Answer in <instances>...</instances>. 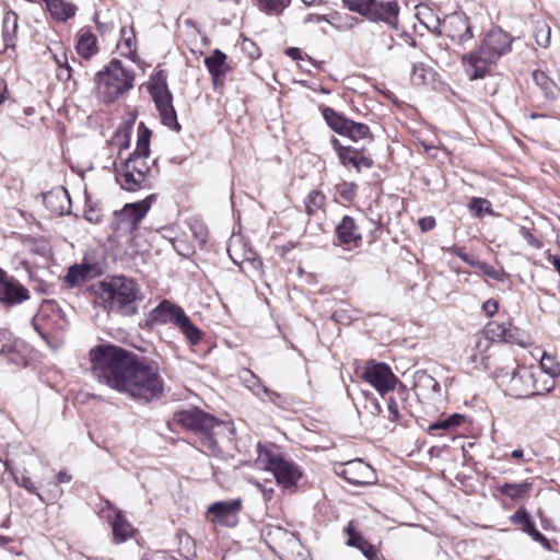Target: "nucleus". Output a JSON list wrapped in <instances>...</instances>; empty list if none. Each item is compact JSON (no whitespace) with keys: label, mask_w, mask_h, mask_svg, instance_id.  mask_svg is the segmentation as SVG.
Returning a JSON list of instances; mask_svg holds the SVG:
<instances>
[{"label":"nucleus","mask_w":560,"mask_h":560,"mask_svg":"<svg viewBox=\"0 0 560 560\" xmlns=\"http://www.w3.org/2000/svg\"><path fill=\"white\" fill-rule=\"evenodd\" d=\"M90 359L92 375L98 383L142 404L162 397L164 380L156 364L112 345L92 348Z\"/></svg>","instance_id":"f257e3e1"},{"label":"nucleus","mask_w":560,"mask_h":560,"mask_svg":"<svg viewBox=\"0 0 560 560\" xmlns=\"http://www.w3.org/2000/svg\"><path fill=\"white\" fill-rule=\"evenodd\" d=\"M174 421L194 431L200 440L203 452L212 455L221 454L220 444L225 439L230 440L234 433L232 423L219 421L198 408L176 412Z\"/></svg>","instance_id":"f03ea898"},{"label":"nucleus","mask_w":560,"mask_h":560,"mask_svg":"<svg viewBox=\"0 0 560 560\" xmlns=\"http://www.w3.org/2000/svg\"><path fill=\"white\" fill-rule=\"evenodd\" d=\"M96 296L105 310L121 316H133L138 313L141 291L133 279L125 276H113L105 278L97 284Z\"/></svg>","instance_id":"7ed1b4c3"},{"label":"nucleus","mask_w":560,"mask_h":560,"mask_svg":"<svg viewBox=\"0 0 560 560\" xmlns=\"http://www.w3.org/2000/svg\"><path fill=\"white\" fill-rule=\"evenodd\" d=\"M504 392L515 398L545 395L555 387V382L540 369L521 365L515 369H501L497 375Z\"/></svg>","instance_id":"20e7f679"},{"label":"nucleus","mask_w":560,"mask_h":560,"mask_svg":"<svg viewBox=\"0 0 560 560\" xmlns=\"http://www.w3.org/2000/svg\"><path fill=\"white\" fill-rule=\"evenodd\" d=\"M512 38L500 28L491 30L482 40L479 49L463 55L462 62L469 80L486 77L490 65L511 50Z\"/></svg>","instance_id":"39448f33"},{"label":"nucleus","mask_w":560,"mask_h":560,"mask_svg":"<svg viewBox=\"0 0 560 560\" xmlns=\"http://www.w3.org/2000/svg\"><path fill=\"white\" fill-rule=\"evenodd\" d=\"M256 465L271 472L277 483L284 489L294 488L303 476L301 468L275 444H257Z\"/></svg>","instance_id":"423d86ee"},{"label":"nucleus","mask_w":560,"mask_h":560,"mask_svg":"<svg viewBox=\"0 0 560 560\" xmlns=\"http://www.w3.org/2000/svg\"><path fill=\"white\" fill-rule=\"evenodd\" d=\"M135 73L118 59H113L95 75V94L103 103H113L133 86Z\"/></svg>","instance_id":"0eeeda50"},{"label":"nucleus","mask_w":560,"mask_h":560,"mask_svg":"<svg viewBox=\"0 0 560 560\" xmlns=\"http://www.w3.org/2000/svg\"><path fill=\"white\" fill-rule=\"evenodd\" d=\"M143 124H141L139 127V136L136 150L126 160L121 172L117 174V179L121 188L129 191H136L137 189L141 188L147 179V174L150 171L147 162H142L141 167H138L137 165L141 156L149 155L150 153L151 131L147 128L141 130Z\"/></svg>","instance_id":"6e6552de"},{"label":"nucleus","mask_w":560,"mask_h":560,"mask_svg":"<svg viewBox=\"0 0 560 560\" xmlns=\"http://www.w3.org/2000/svg\"><path fill=\"white\" fill-rule=\"evenodd\" d=\"M148 90L154 101L162 124L173 130L179 131L180 125L177 121V115L173 106V95L168 90L166 79L162 72H158L152 77Z\"/></svg>","instance_id":"1a4fd4ad"},{"label":"nucleus","mask_w":560,"mask_h":560,"mask_svg":"<svg viewBox=\"0 0 560 560\" xmlns=\"http://www.w3.org/2000/svg\"><path fill=\"white\" fill-rule=\"evenodd\" d=\"M153 196L141 201L127 203L125 207L114 213L113 229L117 236H129L139 226L142 219L148 213Z\"/></svg>","instance_id":"9d476101"},{"label":"nucleus","mask_w":560,"mask_h":560,"mask_svg":"<svg viewBox=\"0 0 560 560\" xmlns=\"http://www.w3.org/2000/svg\"><path fill=\"white\" fill-rule=\"evenodd\" d=\"M348 11L357 12L373 22L395 25L398 16L397 2H343Z\"/></svg>","instance_id":"9b49d317"},{"label":"nucleus","mask_w":560,"mask_h":560,"mask_svg":"<svg viewBox=\"0 0 560 560\" xmlns=\"http://www.w3.org/2000/svg\"><path fill=\"white\" fill-rule=\"evenodd\" d=\"M363 378L373 386L381 396L395 389L398 378L385 363H369L363 371Z\"/></svg>","instance_id":"f8f14e48"},{"label":"nucleus","mask_w":560,"mask_h":560,"mask_svg":"<svg viewBox=\"0 0 560 560\" xmlns=\"http://www.w3.org/2000/svg\"><path fill=\"white\" fill-rule=\"evenodd\" d=\"M487 340L491 339L497 342H509L526 347L528 345L527 335L520 328L510 323L491 322L486 326Z\"/></svg>","instance_id":"ddd939ff"},{"label":"nucleus","mask_w":560,"mask_h":560,"mask_svg":"<svg viewBox=\"0 0 560 560\" xmlns=\"http://www.w3.org/2000/svg\"><path fill=\"white\" fill-rule=\"evenodd\" d=\"M30 299L28 290L14 277L0 269V303L13 306Z\"/></svg>","instance_id":"4468645a"},{"label":"nucleus","mask_w":560,"mask_h":560,"mask_svg":"<svg viewBox=\"0 0 560 560\" xmlns=\"http://www.w3.org/2000/svg\"><path fill=\"white\" fill-rule=\"evenodd\" d=\"M242 509V500L214 502L208 508V515L212 523L233 527L237 523V515Z\"/></svg>","instance_id":"2eb2a0df"},{"label":"nucleus","mask_w":560,"mask_h":560,"mask_svg":"<svg viewBox=\"0 0 560 560\" xmlns=\"http://www.w3.org/2000/svg\"><path fill=\"white\" fill-rule=\"evenodd\" d=\"M337 474L354 486L371 485L375 479L373 468L362 459L346 463Z\"/></svg>","instance_id":"dca6fc26"},{"label":"nucleus","mask_w":560,"mask_h":560,"mask_svg":"<svg viewBox=\"0 0 560 560\" xmlns=\"http://www.w3.org/2000/svg\"><path fill=\"white\" fill-rule=\"evenodd\" d=\"M447 36L459 44H464L474 37L471 25L464 13H453L444 22Z\"/></svg>","instance_id":"f3484780"},{"label":"nucleus","mask_w":560,"mask_h":560,"mask_svg":"<svg viewBox=\"0 0 560 560\" xmlns=\"http://www.w3.org/2000/svg\"><path fill=\"white\" fill-rule=\"evenodd\" d=\"M337 245H343L348 249L357 248L362 244V234L354 219L345 215L336 226Z\"/></svg>","instance_id":"a211bd4d"},{"label":"nucleus","mask_w":560,"mask_h":560,"mask_svg":"<svg viewBox=\"0 0 560 560\" xmlns=\"http://www.w3.org/2000/svg\"><path fill=\"white\" fill-rule=\"evenodd\" d=\"M510 521L520 526V528L532 537L533 540L540 544L545 550H551V545L546 536H544L536 527L529 513L520 508L514 514L510 516Z\"/></svg>","instance_id":"6ab92c4d"},{"label":"nucleus","mask_w":560,"mask_h":560,"mask_svg":"<svg viewBox=\"0 0 560 560\" xmlns=\"http://www.w3.org/2000/svg\"><path fill=\"white\" fill-rule=\"evenodd\" d=\"M228 254L235 265L243 268L244 264H249L254 269L259 271L262 264L260 259L256 257V254L245 248V244L240 238H233L230 241L228 246Z\"/></svg>","instance_id":"aec40b11"},{"label":"nucleus","mask_w":560,"mask_h":560,"mask_svg":"<svg viewBox=\"0 0 560 560\" xmlns=\"http://www.w3.org/2000/svg\"><path fill=\"white\" fill-rule=\"evenodd\" d=\"M44 203L52 214L63 215L70 212L71 200L63 187H57L44 195Z\"/></svg>","instance_id":"412c9836"},{"label":"nucleus","mask_w":560,"mask_h":560,"mask_svg":"<svg viewBox=\"0 0 560 560\" xmlns=\"http://www.w3.org/2000/svg\"><path fill=\"white\" fill-rule=\"evenodd\" d=\"M184 310L171 303L167 300H163L150 313L151 320L156 324H175L178 322L180 316L184 314Z\"/></svg>","instance_id":"4be33fe9"},{"label":"nucleus","mask_w":560,"mask_h":560,"mask_svg":"<svg viewBox=\"0 0 560 560\" xmlns=\"http://www.w3.org/2000/svg\"><path fill=\"white\" fill-rule=\"evenodd\" d=\"M205 65L211 74L214 85L230 70V67L226 63V55L219 49H215L210 56L205 58Z\"/></svg>","instance_id":"5701e85b"},{"label":"nucleus","mask_w":560,"mask_h":560,"mask_svg":"<svg viewBox=\"0 0 560 560\" xmlns=\"http://www.w3.org/2000/svg\"><path fill=\"white\" fill-rule=\"evenodd\" d=\"M106 518L112 525L114 540L116 542H122L131 537L133 527L122 515L121 511L116 510L115 515H106Z\"/></svg>","instance_id":"b1692460"},{"label":"nucleus","mask_w":560,"mask_h":560,"mask_svg":"<svg viewBox=\"0 0 560 560\" xmlns=\"http://www.w3.org/2000/svg\"><path fill=\"white\" fill-rule=\"evenodd\" d=\"M320 21H326L327 23H329L337 30L351 28L355 23V19L347 12H345V13L334 12V13L325 14V15L312 14L306 19V22H320Z\"/></svg>","instance_id":"393cba45"},{"label":"nucleus","mask_w":560,"mask_h":560,"mask_svg":"<svg viewBox=\"0 0 560 560\" xmlns=\"http://www.w3.org/2000/svg\"><path fill=\"white\" fill-rule=\"evenodd\" d=\"M175 326L185 337L190 347H195L201 341L203 336L202 331L191 322L185 312Z\"/></svg>","instance_id":"a878e982"},{"label":"nucleus","mask_w":560,"mask_h":560,"mask_svg":"<svg viewBox=\"0 0 560 560\" xmlns=\"http://www.w3.org/2000/svg\"><path fill=\"white\" fill-rule=\"evenodd\" d=\"M339 161L343 166H352L358 172H360L362 168H371L373 166V161L371 158H368L358 150H352L351 148L340 152Z\"/></svg>","instance_id":"bb28decb"},{"label":"nucleus","mask_w":560,"mask_h":560,"mask_svg":"<svg viewBox=\"0 0 560 560\" xmlns=\"http://www.w3.org/2000/svg\"><path fill=\"white\" fill-rule=\"evenodd\" d=\"M77 52L84 59L91 58L97 52V39L90 31L82 28L78 35Z\"/></svg>","instance_id":"cd10ccee"},{"label":"nucleus","mask_w":560,"mask_h":560,"mask_svg":"<svg viewBox=\"0 0 560 560\" xmlns=\"http://www.w3.org/2000/svg\"><path fill=\"white\" fill-rule=\"evenodd\" d=\"M499 492L509 499L516 501L527 498L533 490L530 481H522L520 483L505 482L498 487Z\"/></svg>","instance_id":"c85d7f7f"},{"label":"nucleus","mask_w":560,"mask_h":560,"mask_svg":"<svg viewBox=\"0 0 560 560\" xmlns=\"http://www.w3.org/2000/svg\"><path fill=\"white\" fill-rule=\"evenodd\" d=\"M323 117L326 124L337 133L343 136L347 130V126L349 125L348 118L337 113L331 107H324L322 110Z\"/></svg>","instance_id":"c756f323"},{"label":"nucleus","mask_w":560,"mask_h":560,"mask_svg":"<svg viewBox=\"0 0 560 560\" xmlns=\"http://www.w3.org/2000/svg\"><path fill=\"white\" fill-rule=\"evenodd\" d=\"M93 271L94 268L90 265L82 264L71 266L67 272L66 282L69 285L74 287L85 281L88 278L93 277Z\"/></svg>","instance_id":"7c9ffc66"},{"label":"nucleus","mask_w":560,"mask_h":560,"mask_svg":"<svg viewBox=\"0 0 560 560\" xmlns=\"http://www.w3.org/2000/svg\"><path fill=\"white\" fill-rule=\"evenodd\" d=\"M3 42L5 49L14 48V38L18 30V15L13 11L7 12L3 18Z\"/></svg>","instance_id":"2f4dec72"},{"label":"nucleus","mask_w":560,"mask_h":560,"mask_svg":"<svg viewBox=\"0 0 560 560\" xmlns=\"http://www.w3.org/2000/svg\"><path fill=\"white\" fill-rule=\"evenodd\" d=\"M50 15L60 22L72 18L75 13V7L71 2H45Z\"/></svg>","instance_id":"473e14b6"},{"label":"nucleus","mask_w":560,"mask_h":560,"mask_svg":"<svg viewBox=\"0 0 560 560\" xmlns=\"http://www.w3.org/2000/svg\"><path fill=\"white\" fill-rule=\"evenodd\" d=\"M326 197L319 190H312L304 199L305 211L308 215L325 212Z\"/></svg>","instance_id":"72a5a7b5"},{"label":"nucleus","mask_w":560,"mask_h":560,"mask_svg":"<svg viewBox=\"0 0 560 560\" xmlns=\"http://www.w3.org/2000/svg\"><path fill=\"white\" fill-rule=\"evenodd\" d=\"M465 420L460 413H453L446 419L433 422L428 428V433L434 434L435 431H448L459 427Z\"/></svg>","instance_id":"f704fd0d"},{"label":"nucleus","mask_w":560,"mask_h":560,"mask_svg":"<svg viewBox=\"0 0 560 560\" xmlns=\"http://www.w3.org/2000/svg\"><path fill=\"white\" fill-rule=\"evenodd\" d=\"M533 80L536 85L544 92L549 98H555V82L542 71L536 70L533 72Z\"/></svg>","instance_id":"c9c22d12"},{"label":"nucleus","mask_w":560,"mask_h":560,"mask_svg":"<svg viewBox=\"0 0 560 560\" xmlns=\"http://www.w3.org/2000/svg\"><path fill=\"white\" fill-rule=\"evenodd\" d=\"M343 136L349 137L353 141H359L361 139L370 138L371 131L368 125L349 120V125L347 126V130Z\"/></svg>","instance_id":"e433bc0d"},{"label":"nucleus","mask_w":560,"mask_h":560,"mask_svg":"<svg viewBox=\"0 0 560 560\" xmlns=\"http://www.w3.org/2000/svg\"><path fill=\"white\" fill-rule=\"evenodd\" d=\"M533 369H540L546 375L550 376L555 382V377L560 375V364L556 362L555 358L544 353L540 362L536 366H530Z\"/></svg>","instance_id":"4c0bfd02"},{"label":"nucleus","mask_w":560,"mask_h":560,"mask_svg":"<svg viewBox=\"0 0 560 560\" xmlns=\"http://www.w3.org/2000/svg\"><path fill=\"white\" fill-rule=\"evenodd\" d=\"M345 533L348 536L347 539V546L361 549L364 548V546L369 542L364 539V537L361 535V533L355 528L354 522L350 521L348 525L345 528Z\"/></svg>","instance_id":"58836bf2"},{"label":"nucleus","mask_w":560,"mask_h":560,"mask_svg":"<svg viewBox=\"0 0 560 560\" xmlns=\"http://www.w3.org/2000/svg\"><path fill=\"white\" fill-rule=\"evenodd\" d=\"M489 347V342L487 339L482 337L477 338L475 346L470 349V354L468 355L469 361L476 366L479 364H483L485 362V350Z\"/></svg>","instance_id":"ea45409f"},{"label":"nucleus","mask_w":560,"mask_h":560,"mask_svg":"<svg viewBox=\"0 0 560 560\" xmlns=\"http://www.w3.org/2000/svg\"><path fill=\"white\" fill-rule=\"evenodd\" d=\"M469 209L475 217H482L483 213L492 214L491 205L487 199L474 197L470 200Z\"/></svg>","instance_id":"a19ab883"},{"label":"nucleus","mask_w":560,"mask_h":560,"mask_svg":"<svg viewBox=\"0 0 560 560\" xmlns=\"http://www.w3.org/2000/svg\"><path fill=\"white\" fill-rule=\"evenodd\" d=\"M429 69L424 65H413L410 73V80L415 85H422L427 83Z\"/></svg>","instance_id":"79ce46f5"},{"label":"nucleus","mask_w":560,"mask_h":560,"mask_svg":"<svg viewBox=\"0 0 560 560\" xmlns=\"http://www.w3.org/2000/svg\"><path fill=\"white\" fill-rule=\"evenodd\" d=\"M535 38L538 46L547 48L550 44V27L545 24H538L536 26Z\"/></svg>","instance_id":"37998d69"},{"label":"nucleus","mask_w":560,"mask_h":560,"mask_svg":"<svg viewBox=\"0 0 560 560\" xmlns=\"http://www.w3.org/2000/svg\"><path fill=\"white\" fill-rule=\"evenodd\" d=\"M136 44V36L132 31V28L127 30L126 27H122L120 31V42L119 46L121 48H126L128 54H131L135 49Z\"/></svg>","instance_id":"c03bdc74"},{"label":"nucleus","mask_w":560,"mask_h":560,"mask_svg":"<svg viewBox=\"0 0 560 560\" xmlns=\"http://www.w3.org/2000/svg\"><path fill=\"white\" fill-rule=\"evenodd\" d=\"M49 50L52 55V58L55 60V62L59 66H63L69 62L68 61V56H67V51L63 47V45L59 42H56L52 44V46L49 47Z\"/></svg>","instance_id":"a18cd8bd"},{"label":"nucleus","mask_w":560,"mask_h":560,"mask_svg":"<svg viewBox=\"0 0 560 560\" xmlns=\"http://www.w3.org/2000/svg\"><path fill=\"white\" fill-rule=\"evenodd\" d=\"M14 480L20 487H22V488L26 489L28 492L37 495L43 501L42 494L37 491L35 483L32 481V479L28 476H26L25 474L14 475Z\"/></svg>","instance_id":"49530a36"},{"label":"nucleus","mask_w":560,"mask_h":560,"mask_svg":"<svg viewBox=\"0 0 560 560\" xmlns=\"http://www.w3.org/2000/svg\"><path fill=\"white\" fill-rule=\"evenodd\" d=\"M284 2H258L259 11L266 14H280L284 9Z\"/></svg>","instance_id":"de8ad7c7"},{"label":"nucleus","mask_w":560,"mask_h":560,"mask_svg":"<svg viewBox=\"0 0 560 560\" xmlns=\"http://www.w3.org/2000/svg\"><path fill=\"white\" fill-rule=\"evenodd\" d=\"M241 48L244 52H246L252 59H257L260 57V50L258 46L248 38H243L241 43Z\"/></svg>","instance_id":"09e8293b"},{"label":"nucleus","mask_w":560,"mask_h":560,"mask_svg":"<svg viewBox=\"0 0 560 560\" xmlns=\"http://www.w3.org/2000/svg\"><path fill=\"white\" fill-rule=\"evenodd\" d=\"M387 413H388L387 418L392 422H398L401 419L398 404L392 397L388 399V402H387Z\"/></svg>","instance_id":"8fccbe9b"},{"label":"nucleus","mask_w":560,"mask_h":560,"mask_svg":"<svg viewBox=\"0 0 560 560\" xmlns=\"http://www.w3.org/2000/svg\"><path fill=\"white\" fill-rule=\"evenodd\" d=\"M360 551L363 553V556L368 560H383V557L380 555V552L375 549L373 545L368 542L364 548H361Z\"/></svg>","instance_id":"3c124183"},{"label":"nucleus","mask_w":560,"mask_h":560,"mask_svg":"<svg viewBox=\"0 0 560 560\" xmlns=\"http://www.w3.org/2000/svg\"><path fill=\"white\" fill-rule=\"evenodd\" d=\"M477 269H479L483 275H486L494 280L500 279L499 272L492 266L488 265L485 261H480Z\"/></svg>","instance_id":"603ef678"},{"label":"nucleus","mask_w":560,"mask_h":560,"mask_svg":"<svg viewBox=\"0 0 560 560\" xmlns=\"http://www.w3.org/2000/svg\"><path fill=\"white\" fill-rule=\"evenodd\" d=\"M191 230L199 246L202 247L207 242V231L202 225L194 226Z\"/></svg>","instance_id":"864d4df0"},{"label":"nucleus","mask_w":560,"mask_h":560,"mask_svg":"<svg viewBox=\"0 0 560 560\" xmlns=\"http://www.w3.org/2000/svg\"><path fill=\"white\" fill-rule=\"evenodd\" d=\"M253 483L260 490V492L266 501H270L272 499V497H273V488L272 487H268L267 483H262L259 481H254Z\"/></svg>","instance_id":"5fc2aeb1"},{"label":"nucleus","mask_w":560,"mask_h":560,"mask_svg":"<svg viewBox=\"0 0 560 560\" xmlns=\"http://www.w3.org/2000/svg\"><path fill=\"white\" fill-rule=\"evenodd\" d=\"M418 223L422 232L431 231L436 224L433 217H423L419 219Z\"/></svg>","instance_id":"6e6d98bb"},{"label":"nucleus","mask_w":560,"mask_h":560,"mask_svg":"<svg viewBox=\"0 0 560 560\" xmlns=\"http://www.w3.org/2000/svg\"><path fill=\"white\" fill-rule=\"evenodd\" d=\"M456 255L457 257H459L464 262H466L467 265L474 267V268H478V265L480 264V260H478L477 258H475L474 256L467 254V253H464L462 250H457L456 252Z\"/></svg>","instance_id":"4d7b16f0"},{"label":"nucleus","mask_w":560,"mask_h":560,"mask_svg":"<svg viewBox=\"0 0 560 560\" xmlns=\"http://www.w3.org/2000/svg\"><path fill=\"white\" fill-rule=\"evenodd\" d=\"M332 318L340 323V324H349L351 322V316L348 314V312L346 310H337L334 312L332 314Z\"/></svg>","instance_id":"13d9d810"},{"label":"nucleus","mask_w":560,"mask_h":560,"mask_svg":"<svg viewBox=\"0 0 560 560\" xmlns=\"http://www.w3.org/2000/svg\"><path fill=\"white\" fill-rule=\"evenodd\" d=\"M57 78L62 81H68L71 79V67L69 66V62L67 66L63 65L58 67Z\"/></svg>","instance_id":"bf43d9fd"},{"label":"nucleus","mask_w":560,"mask_h":560,"mask_svg":"<svg viewBox=\"0 0 560 560\" xmlns=\"http://www.w3.org/2000/svg\"><path fill=\"white\" fill-rule=\"evenodd\" d=\"M482 310L488 316H492L498 311V303L494 300H488L483 303Z\"/></svg>","instance_id":"052dcab7"},{"label":"nucleus","mask_w":560,"mask_h":560,"mask_svg":"<svg viewBox=\"0 0 560 560\" xmlns=\"http://www.w3.org/2000/svg\"><path fill=\"white\" fill-rule=\"evenodd\" d=\"M285 54L294 60L302 59V51L299 48H295V47L288 48Z\"/></svg>","instance_id":"680f3d73"},{"label":"nucleus","mask_w":560,"mask_h":560,"mask_svg":"<svg viewBox=\"0 0 560 560\" xmlns=\"http://www.w3.org/2000/svg\"><path fill=\"white\" fill-rule=\"evenodd\" d=\"M330 143L332 148L336 150L338 158L340 159V152L343 150H348V147H342L337 138H331Z\"/></svg>","instance_id":"e2e57ef3"},{"label":"nucleus","mask_w":560,"mask_h":560,"mask_svg":"<svg viewBox=\"0 0 560 560\" xmlns=\"http://www.w3.org/2000/svg\"><path fill=\"white\" fill-rule=\"evenodd\" d=\"M71 479H72L71 475H69L65 470L59 471L58 475H57V480H58L59 483L70 482Z\"/></svg>","instance_id":"0e129e2a"},{"label":"nucleus","mask_w":560,"mask_h":560,"mask_svg":"<svg viewBox=\"0 0 560 560\" xmlns=\"http://www.w3.org/2000/svg\"><path fill=\"white\" fill-rule=\"evenodd\" d=\"M370 406H371V413L372 415H380L382 412V406L381 404L377 401V399H372L370 401Z\"/></svg>","instance_id":"69168bd1"},{"label":"nucleus","mask_w":560,"mask_h":560,"mask_svg":"<svg viewBox=\"0 0 560 560\" xmlns=\"http://www.w3.org/2000/svg\"><path fill=\"white\" fill-rule=\"evenodd\" d=\"M94 20H95V23L98 25L100 30H102L103 27H105V28L114 27V24L112 22L102 24L100 22V13L98 12L95 13Z\"/></svg>","instance_id":"338daca9"},{"label":"nucleus","mask_w":560,"mask_h":560,"mask_svg":"<svg viewBox=\"0 0 560 560\" xmlns=\"http://www.w3.org/2000/svg\"><path fill=\"white\" fill-rule=\"evenodd\" d=\"M550 261H551L552 266L555 267V269L557 270V272L560 276V257L552 256Z\"/></svg>","instance_id":"774afa93"}]
</instances>
